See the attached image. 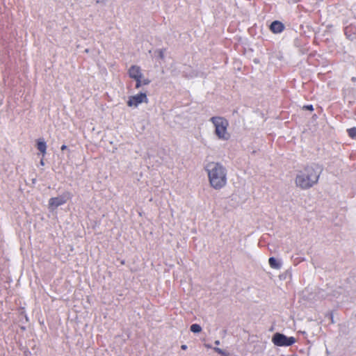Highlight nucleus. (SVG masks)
Here are the masks:
<instances>
[{
  "instance_id": "4",
  "label": "nucleus",
  "mask_w": 356,
  "mask_h": 356,
  "mask_svg": "<svg viewBox=\"0 0 356 356\" xmlns=\"http://www.w3.org/2000/svg\"><path fill=\"white\" fill-rule=\"evenodd\" d=\"M296 341L293 337H288L281 333H275L272 337V342L277 346H289Z\"/></svg>"
},
{
  "instance_id": "2",
  "label": "nucleus",
  "mask_w": 356,
  "mask_h": 356,
  "mask_svg": "<svg viewBox=\"0 0 356 356\" xmlns=\"http://www.w3.org/2000/svg\"><path fill=\"white\" fill-rule=\"evenodd\" d=\"M318 172L312 166H306L296 177V184L302 189H308L318 182Z\"/></svg>"
},
{
  "instance_id": "18",
  "label": "nucleus",
  "mask_w": 356,
  "mask_h": 356,
  "mask_svg": "<svg viewBox=\"0 0 356 356\" xmlns=\"http://www.w3.org/2000/svg\"><path fill=\"white\" fill-rule=\"evenodd\" d=\"M215 344H216V345H219V344H220V341H219L218 340H216V341H215Z\"/></svg>"
},
{
  "instance_id": "5",
  "label": "nucleus",
  "mask_w": 356,
  "mask_h": 356,
  "mask_svg": "<svg viewBox=\"0 0 356 356\" xmlns=\"http://www.w3.org/2000/svg\"><path fill=\"white\" fill-rule=\"evenodd\" d=\"M71 197L72 195L70 192H65L58 197H51L49 200V208L54 209L59 206L65 204Z\"/></svg>"
},
{
  "instance_id": "19",
  "label": "nucleus",
  "mask_w": 356,
  "mask_h": 356,
  "mask_svg": "<svg viewBox=\"0 0 356 356\" xmlns=\"http://www.w3.org/2000/svg\"><path fill=\"white\" fill-rule=\"evenodd\" d=\"M40 163H41V165H44L43 159H42V160L40 161Z\"/></svg>"
},
{
  "instance_id": "7",
  "label": "nucleus",
  "mask_w": 356,
  "mask_h": 356,
  "mask_svg": "<svg viewBox=\"0 0 356 356\" xmlns=\"http://www.w3.org/2000/svg\"><path fill=\"white\" fill-rule=\"evenodd\" d=\"M129 75L131 79H138L143 77L140 67L137 65H132L129 70Z\"/></svg>"
},
{
  "instance_id": "9",
  "label": "nucleus",
  "mask_w": 356,
  "mask_h": 356,
  "mask_svg": "<svg viewBox=\"0 0 356 356\" xmlns=\"http://www.w3.org/2000/svg\"><path fill=\"white\" fill-rule=\"evenodd\" d=\"M37 148L42 153V156H44L46 154V150H47V145L46 143L39 139L37 140Z\"/></svg>"
},
{
  "instance_id": "1",
  "label": "nucleus",
  "mask_w": 356,
  "mask_h": 356,
  "mask_svg": "<svg viewBox=\"0 0 356 356\" xmlns=\"http://www.w3.org/2000/svg\"><path fill=\"white\" fill-rule=\"evenodd\" d=\"M211 186L216 189H220L226 185V169L219 163L210 162L205 168Z\"/></svg>"
},
{
  "instance_id": "8",
  "label": "nucleus",
  "mask_w": 356,
  "mask_h": 356,
  "mask_svg": "<svg viewBox=\"0 0 356 356\" xmlns=\"http://www.w3.org/2000/svg\"><path fill=\"white\" fill-rule=\"evenodd\" d=\"M284 29V24L280 21H274L270 26V30L274 33H280Z\"/></svg>"
},
{
  "instance_id": "6",
  "label": "nucleus",
  "mask_w": 356,
  "mask_h": 356,
  "mask_svg": "<svg viewBox=\"0 0 356 356\" xmlns=\"http://www.w3.org/2000/svg\"><path fill=\"white\" fill-rule=\"evenodd\" d=\"M145 102H148V99L147 97V95L143 92H140L134 96H131L129 97L127 101V105L130 107L135 106L137 107L140 104Z\"/></svg>"
},
{
  "instance_id": "15",
  "label": "nucleus",
  "mask_w": 356,
  "mask_h": 356,
  "mask_svg": "<svg viewBox=\"0 0 356 356\" xmlns=\"http://www.w3.org/2000/svg\"><path fill=\"white\" fill-rule=\"evenodd\" d=\"M303 108L306 109V110L311 111H314V107H313V106L312 104L305 105V106H303Z\"/></svg>"
},
{
  "instance_id": "10",
  "label": "nucleus",
  "mask_w": 356,
  "mask_h": 356,
  "mask_svg": "<svg viewBox=\"0 0 356 356\" xmlns=\"http://www.w3.org/2000/svg\"><path fill=\"white\" fill-rule=\"evenodd\" d=\"M270 266L274 269H280L281 268V264L274 257H270L268 259Z\"/></svg>"
},
{
  "instance_id": "11",
  "label": "nucleus",
  "mask_w": 356,
  "mask_h": 356,
  "mask_svg": "<svg viewBox=\"0 0 356 356\" xmlns=\"http://www.w3.org/2000/svg\"><path fill=\"white\" fill-rule=\"evenodd\" d=\"M136 81V88H139L142 85H147L149 83V81L148 79H144L142 81V78L135 79Z\"/></svg>"
},
{
  "instance_id": "13",
  "label": "nucleus",
  "mask_w": 356,
  "mask_h": 356,
  "mask_svg": "<svg viewBox=\"0 0 356 356\" xmlns=\"http://www.w3.org/2000/svg\"><path fill=\"white\" fill-rule=\"evenodd\" d=\"M191 331L194 333H199L202 331V327L198 324H193L191 326Z\"/></svg>"
},
{
  "instance_id": "17",
  "label": "nucleus",
  "mask_w": 356,
  "mask_h": 356,
  "mask_svg": "<svg viewBox=\"0 0 356 356\" xmlns=\"http://www.w3.org/2000/svg\"><path fill=\"white\" fill-rule=\"evenodd\" d=\"M181 348L184 349V350L186 349V345H182L181 346Z\"/></svg>"
},
{
  "instance_id": "20",
  "label": "nucleus",
  "mask_w": 356,
  "mask_h": 356,
  "mask_svg": "<svg viewBox=\"0 0 356 356\" xmlns=\"http://www.w3.org/2000/svg\"><path fill=\"white\" fill-rule=\"evenodd\" d=\"M161 58H163V54H162V53L161 54Z\"/></svg>"
},
{
  "instance_id": "12",
  "label": "nucleus",
  "mask_w": 356,
  "mask_h": 356,
  "mask_svg": "<svg viewBox=\"0 0 356 356\" xmlns=\"http://www.w3.org/2000/svg\"><path fill=\"white\" fill-rule=\"evenodd\" d=\"M348 135L352 139H356V127H352L347 129Z\"/></svg>"
},
{
  "instance_id": "14",
  "label": "nucleus",
  "mask_w": 356,
  "mask_h": 356,
  "mask_svg": "<svg viewBox=\"0 0 356 356\" xmlns=\"http://www.w3.org/2000/svg\"><path fill=\"white\" fill-rule=\"evenodd\" d=\"M214 351L218 353V354L221 355L222 356H229V354L227 353L226 351L219 348H213Z\"/></svg>"
},
{
  "instance_id": "3",
  "label": "nucleus",
  "mask_w": 356,
  "mask_h": 356,
  "mask_svg": "<svg viewBox=\"0 0 356 356\" xmlns=\"http://www.w3.org/2000/svg\"><path fill=\"white\" fill-rule=\"evenodd\" d=\"M210 121L213 124L215 134L219 139L227 140L229 138L230 136L227 131L229 122L225 118L216 116L212 117Z\"/></svg>"
},
{
  "instance_id": "16",
  "label": "nucleus",
  "mask_w": 356,
  "mask_h": 356,
  "mask_svg": "<svg viewBox=\"0 0 356 356\" xmlns=\"http://www.w3.org/2000/svg\"><path fill=\"white\" fill-rule=\"evenodd\" d=\"M60 149H61V150H62V151H63V150H65V149H67V146H66L65 145H63L61 146V148H60Z\"/></svg>"
}]
</instances>
